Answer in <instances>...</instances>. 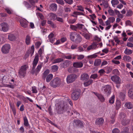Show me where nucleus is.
Masks as SVG:
<instances>
[{"label": "nucleus", "instance_id": "3c124183", "mask_svg": "<svg viewBox=\"0 0 133 133\" xmlns=\"http://www.w3.org/2000/svg\"><path fill=\"white\" fill-rule=\"evenodd\" d=\"M112 133H120V131L118 129L115 128L113 129Z\"/></svg>", "mask_w": 133, "mask_h": 133}, {"label": "nucleus", "instance_id": "9d476101", "mask_svg": "<svg viewBox=\"0 0 133 133\" xmlns=\"http://www.w3.org/2000/svg\"><path fill=\"white\" fill-rule=\"evenodd\" d=\"M104 91L107 93L108 96L111 93V89L110 86L109 85H106L104 86Z\"/></svg>", "mask_w": 133, "mask_h": 133}, {"label": "nucleus", "instance_id": "603ef678", "mask_svg": "<svg viewBox=\"0 0 133 133\" xmlns=\"http://www.w3.org/2000/svg\"><path fill=\"white\" fill-rule=\"evenodd\" d=\"M48 23L53 28H54L55 27V25L54 24V23L51 21H48Z\"/></svg>", "mask_w": 133, "mask_h": 133}, {"label": "nucleus", "instance_id": "cd10ccee", "mask_svg": "<svg viewBox=\"0 0 133 133\" xmlns=\"http://www.w3.org/2000/svg\"><path fill=\"white\" fill-rule=\"evenodd\" d=\"M8 38L9 40L13 41L15 40V37L12 34H10L8 36Z\"/></svg>", "mask_w": 133, "mask_h": 133}, {"label": "nucleus", "instance_id": "4c0bfd02", "mask_svg": "<svg viewBox=\"0 0 133 133\" xmlns=\"http://www.w3.org/2000/svg\"><path fill=\"white\" fill-rule=\"evenodd\" d=\"M116 116L115 113H114L113 115H112L111 117V123L113 124L115 121V117Z\"/></svg>", "mask_w": 133, "mask_h": 133}, {"label": "nucleus", "instance_id": "393cba45", "mask_svg": "<svg viewBox=\"0 0 133 133\" xmlns=\"http://www.w3.org/2000/svg\"><path fill=\"white\" fill-rule=\"evenodd\" d=\"M123 59L125 61L130 62L131 61V58L130 56L126 55L123 57Z\"/></svg>", "mask_w": 133, "mask_h": 133}, {"label": "nucleus", "instance_id": "0e129e2a", "mask_svg": "<svg viewBox=\"0 0 133 133\" xmlns=\"http://www.w3.org/2000/svg\"><path fill=\"white\" fill-rule=\"evenodd\" d=\"M56 2L58 4L61 5H63L64 4L63 0H56Z\"/></svg>", "mask_w": 133, "mask_h": 133}, {"label": "nucleus", "instance_id": "79ce46f5", "mask_svg": "<svg viewBox=\"0 0 133 133\" xmlns=\"http://www.w3.org/2000/svg\"><path fill=\"white\" fill-rule=\"evenodd\" d=\"M72 111V112H71V115H72L74 114V115H76V117L79 116L80 115L75 110H73Z\"/></svg>", "mask_w": 133, "mask_h": 133}, {"label": "nucleus", "instance_id": "864d4df0", "mask_svg": "<svg viewBox=\"0 0 133 133\" xmlns=\"http://www.w3.org/2000/svg\"><path fill=\"white\" fill-rule=\"evenodd\" d=\"M112 62L114 64H120V62L119 61L116 60L115 59H113L112 61Z\"/></svg>", "mask_w": 133, "mask_h": 133}, {"label": "nucleus", "instance_id": "20e7f679", "mask_svg": "<svg viewBox=\"0 0 133 133\" xmlns=\"http://www.w3.org/2000/svg\"><path fill=\"white\" fill-rule=\"evenodd\" d=\"M51 85L54 88H56L61 84V79L58 77L54 79L50 82Z\"/></svg>", "mask_w": 133, "mask_h": 133}, {"label": "nucleus", "instance_id": "412c9836", "mask_svg": "<svg viewBox=\"0 0 133 133\" xmlns=\"http://www.w3.org/2000/svg\"><path fill=\"white\" fill-rule=\"evenodd\" d=\"M93 82V80L91 79H89L87 81L84 82L83 83V85L84 87H87L91 84Z\"/></svg>", "mask_w": 133, "mask_h": 133}, {"label": "nucleus", "instance_id": "9b49d317", "mask_svg": "<svg viewBox=\"0 0 133 133\" xmlns=\"http://www.w3.org/2000/svg\"><path fill=\"white\" fill-rule=\"evenodd\" d=\"M19 21L22 27L24 28H26L27 27L28 24V22L25 19H21Z\"/></svg>", "mask_w": 133, "mask_h": 133}, {"label": "nucleus", "instance_id": "f704fd0d", "mask_svg": "<svg viewBox=\"0 0 133 133\" xmlns=\"http://www.w3.org/2000/svg\"><path fill=\"white\" fill-rule=\"evenodd\" d=\"M30 37L29 35H27L25 39V43L27 45H29L30 43Z\"/></svg>", "mask_w": 133, "mask_h": 133}, {"label": "nucleus", "instance_id": "774afa93", "mask_svg": "<svg viewBox=\"0 0 133 133\" xmlns=\"http://www.w3.org/2000/svg\"><path fill=\"white\" fill-rule=\"evenodd\" d=\"M129 129L128 128L125 127L124 129V131L121 133H129L128 132Z\"/></svg>", "mask_w": 133, "mask_h": 133}, {"label": "nucleus", "instance_id": "ea45409f", "mask_svg": "<svg viewBox=\"0 0 133 133\" xmlns=\"http://www.w3.org/2000/svg\"><path fill=\"white\" fill-rule=\"evenodd\" d=\"M70 28L73 30L77 31V25H70Z\"/></svg>", "mask_w": 133, "mask_h": 133}, {"label": "nucleus", "instance_id": "4be33fe9", "mask_svg": "<svg viewBox=\"0 0 133 133\" xmlns=\"http://www.w3.org/2000/svg\"><path fill=\"white\" fill-rule=\"evenodd\" d=\"M76 126L79 127H82L83 126V123L80 120H75L74 121Z\"/></svg>", "mask_w": 133, "mask_h": 133}, {"label": "nucleus", "instance_id": "338daca9", "mask_svg": "<svg viewBox=\"0 0 133 133\" xmlns=\"http://www.w3.org/2000/svg\"><path fill=\"white\" fill-rule=\"evenodd\" d=\"M109 19L110 22L113 23L115 20V18L114 17H110Z\"/></svg>", "mask_w": 133, "mask_h": 133}, {"label": "nucleus", "instance_id": "7c9ffc66", "mask_svg": "<svg viewBox=\"0 0 133 133\" xmlns=\"http://www.w3.org/2000/svg\"><path fill=\"white\" fill-rule=\"evenodd\" d=\"M128 95L130 97L133 99V89L129 90L128 92Z\"/></svg>", "mask_w": 133, "mask_h": 133}, {"label": "nucleus", "instance_id": "6ab92c4d", "mask_svg": "<svg viewBox=\"0 0 133 133\" xmlns=\"http://www.w3.org/2000/svg\"><path fill=\"white\" fill-rule=\"evenodd\" d=\"M49 18L51 20H56L57 16L56 14L52 13H49Z\"/></svg>", "mask_w": 133, "mask_h": 133}, {"label": "nucleus", "instance_id": "49530a36", "mask_svg": "<svg viewBox=\"0 0 133 133\" xmlns=\"http://www.w3.org/2000/svg\"><path fill=\"white\" fill-rule=\"evenodd\" d=\"M125 94L122 92H120V93L119 97L121 100L123 101L125 97Z\"/></svg>", "mask_w": 133, "mask_h": 133}, {"label": "nucleus", "instance_id": "7ed1b4c3", "mask_svg": "<svg viewBox=\"0 0 133 133\" xmlns=\"http://www.w3.org/2000/svg\"><path fill=\"white\" fill-rule=\"evenodd\" d=\"M67 107L64 104H60L56 108L57 113L59 114H63L66 110Z\"/></svg>", "mask_w": 133, "mask_h": 133}, {"label": "nucleus", "instance_id": "f3484780", "mask_svg": "<svg viewBox=\"0 0 133 133\" xmlns=\"http://www.w3.org/2000/svg\"><path fill=\"white\" fill-rule=\"evenodd\" d=\"M130 121V120L124 117L121 121V123L123 125H125L128 124Z\"/></svg>", "mask_w": 133, "mask_h": 133}, {"label": "nucleus", "instance_id": "2eb2a0df", "mask_svg": "<svg viewBox=\"0 0 133 133\" xmlns=\"http://www.w3.org/2000/svg\"><path fill=\"white\" fill-rule=\"evenodd\" d=\"M73 65L74 67L76 68H81L83 66V64L81 62H75L73 63Z\"/></svg>", "mask_w": 133, "mask_h": 133}, {"label": "nucleus", "instance_id": "052dcab7", "mask_svg": "<svg viewBox=\"0 0 133 133\" xmlns=\"http://www.w3.org/2000/svg\"><path fill=\"white\" fill-rule=\"evenodd\" d=\"M83 36L84 37L87 39H89L90 38V36L88 34H84Z\"/></svg>", "mask_w": 133, "mask_h": 133}, {"label": "nucleus", "instance_id": "c9c22d12", "mask_svg": "<svg viewBox=\"0 0 133 133\" xmlns=\"http://www.w3.org/2000/svg\"><path fill=\"white\" fill-rule=\"evenodd\" d=\"M56 20L59 22L61 23H64V20L63 18L57 16Z\"/></svg>", "mask_w": 133, "mask_h": 133}, {"label": "nucleus", "instance_id": "a18cd8bd", "mask_svg": "<svg viewBox=\"0 0 133 133\" xmlns=\"http://www.w3.org/2000/svg\"><path fill=\"white\" fill-rule=\"evenodd\" d=\"M113 73L114 74L117 75H119V71L117 69H115L113 70Z\"/></svg>", "mask_w": 133, "mask_h": 133}, {"label": "nucleus", "instance_id": "c756f323", "mask_svg": "<svg viewBox=\"0 0 133 133\" xmlns=\"http://www.w3.org/2000/svg\"><path fill=\"white\" fill-rule=\"evenodd\" d=\"M31 4L32 5L33 7L34 8L35 7V3H37L38 2V0H29Z\"/></svg>", "mask_w": 133, "mask_h": 133}, {"label": "nucleus", "instance_id": "680f3d73", "mask_svg": "<svg viewBox=\"0 0 133 133\" xmlns=\"http://www.w3.org/2000/svg\"><path fill=\"white\" fill-rule=\"evenodd\" d=\"M52 108L51 106L49 107L48 109V110L49 114L50 115H52Z\"/></svg>", "mask_w": 133, "mask_h": 133}, {"label": "nucleus", "instance_id": "37998d69", "mask_svg": "<svg viewBox=\"0 0 133 133\" xmlns=\"http://www.w3.org/2000/svg\"><path fill=\"white\" fill-rule=\"evenodd\" d=\"M52 69L53 71L56 72L58 70V66L56 65H54L52 66Z\"/></svg>", "mask_w": 133, "mask_h": 133}, {"label": "nucleus", "instance_id": "4468645a", "mask_svg": "<svg viewBox=\"0 0 133 133\" xmlns=\"http://www.w3.org/2000/svg\"><path fill=\"white\" fill-rule=\"evenodd\" d=\"M89 78V75L86 73H84L81 75V79L83 81H87Z\"/></svg>", "mask_w": 133, "mask_h": 133}, {"label": "nucleus", "instance_id": "dca6fc26", "mask_svg": "<svg viewBox=\"0 0 133 133\" xmlns=\"http://www.w3.org/2000/svg\"><path fill=\"white\" fill-rule=\"evenodd\" d=\"M104 122V120L103 118H98L96 119L95 122V123L96 125L100 126L103 124Z\"/></svg>", "mask_w": 133, "mask_h": 133}, {"label": "nucleus", "instance_id": "e2e57ef3", "mask_svg": "<svg viewBox=\"0 0 133 133\" xmlns=\"http://www.w3.org/2000/svg\"><path fill=\"white\" fill-rule=\"evenodd\" d=\"M40 28L41 29V31L43 33H45L47 31V29L46 28H44L43 27H40Z\"/></svg>", "mask_w": 133, "mask_h": 133}, {"label": "nucleus", "instance_id": "f03ea898", "mask_svg": "<svg viewBox=\"0 0 133 133\" xmlns=\"http://www.w3.org/2000/svg\"><path fill=\"white\" fill-rule=\"evenodd\" d=\"M70 37L71 40L76 43H79L82 40V38L80 35L75 32H71Z\"/></svg>", "mask_w": 133, "mask_h": 133}, {"label": "nucleus", "instance_id": "58836bf2", "mask_svg": "<svg viewBox=\"0 0 133 133\" xmlns=\"http://www.w3.org/2000/svg\"><path fill=\"white\" fill-rule=\"evenodd\" d=\"M133 14L132 11L131 10H127L126 14V16H131Z\"/></svg>", "mask_w": 133, "mask_h": 133}, {"label": "nucleus", "instance_id": "473e14b6", "mask_svg": "<svg viewBox=\"0 0 133 133\" xmlns=\"http://www.w3.org/2000/svg\"><path fill=\"white\" fill-rule=\"evenodd\" d=\"M53 75L51 74H50L47 76L46 78V81L47 82H50L53 77Z\"/></svg>", "mask_w": 133, "mask_h": 133}, {"label": "nucleus", "instance_id": "5fc2aeb1", "mask_svg": "<svg viewBox=\"0 0 133 133\" xmlns=\"http://www.w3.org/2000/svg\"><path fill=\"white\" fill-rule=\"evenodd\" d=\"M76 21V19H70L69 20L68 22L69 24H73Z\"/></svg>", "mask_w": 133, "mask_h": 133}, {"label": "nucleus", "instance_id": "6e6d98bb", "mask_svg": "<svg viewBox=\"0 0 133 133\" xmlns=\"http://www.w3.org/2000/svg\"><path fill=\"white\" fill-rule=\"evenodd\" d=\"M125 24L126 26L129 25L131 26L132 25L131 22L129 20H127L125 22Z\"/></svg>", "mask_w": 133, "mask_h": 133}, {"label": "nucleus", "instance_id": "bf43d9fd", "mask_svg": "<svg viewBox=\"0 0 133 133\" xmlns=\"http://www.w3.org/2000/svg\"><path fill=\"white\" fill-rule=\"evenodd\" d=\"M97 56V55L96 54H94L93 55L88 56L87 57L88 58H95Z\"/></svg>", "mask_w": 133, "mask_h": 133}, {"label": "nucleus", "instance_id": "f257e3e1", "mask_svg": "<svg viewBox=\"0 0 133 133\" xmlns=\"http://www.w3.org/2000/svg\"><path fill=\"white\" fill-rule=\"evenodd\" d=\"M38 61V56L37 55H36L32 63V67L31 71L32 74H35L36 75L40 72L42 66V64L41 63L38 64L36 68L35 69Z\"/></svg>", "mask_w": 133, "mask_h": 133}, {"label": "nucleus", "instance_id": "72a5a7b5", "mask_svg": "<svg viewBox=\"0 0 133 133\" xmlns=\"http://www.w3.org/2000/svg\"><path fill=\"white\" fill-rule=\"evenodd\" d=\"M97 96L101 102H103L104 101L105 99L102 95L100 94H98L97 95Z\"/></svg>", "mask_w": 133, "mask_h": 133}, {"label": "nucleus", "instance_id": "13d9d810", "mask_svg": "<svg viewBox=\"0 0 133 133\" xmlns=\"http://www.w3.org/2000/svg\"><path fill=\"white\" fill-rule=\"evenodd\" d=\"M98 72L100 74V75H102L105 72V71L104 69H102L99 70Z\"/></svg>", "mask_w": 133, "mask_h": 133}, {"label": "nucleus", "instance_id": "a878e982", "mask_svg": "<svg viewBox=\"0 0 133 133\" xmlns=\"http://www.w3.org/2000/svg\"><path fill=\"white\" fill-rule=\"evenodd\" d=\"M121 103L120 101L118 100L116 101V110H118L120 108Z\"/></svg>", "mask_w": 133, "mask_h": 133}, {"label": "nucleus", "instance_id": "c85d7f7f", "mask_svg": "<svg viewBox=\"0 0 133 133\" xmlns=\"http://www.w3.org/2000/svg\"><path fill=\"white\" fill-rule=\"evenodd\" d=\"M125 107L128 109H131L133 107V105L131 102H129L125 103Z\"/></svg>", "mask_w": 133, "mask_h": 133}, {"label": "nucleus", "instance_id": "423d86ee", "mask_svg": "<svg viewBox=\"0 0 133 133\" xmlns=\"http://www.w3.org/2000/svg\"><path fill=\"white\" fill-rule=\"evenodd\" d=\"M77 78V75L75 74L68 75L66 78V81L68 83H72L75 81Z\"/></svg>", "mask_w": 133, "mask_h": 133}, {"label": "nucleus", "instance_id": "2f4dec72", "mask_svg": "<svg viewBox=\"0 0 133 133\" xmlns=\"http://www.w3.org/2000/svg\"><path fill=\"white\" fill-rule=\"evenodd\" d=\"M132 53V50L127 49H126L124 50V53L126 55H130Z\"/></svg>", "mask_w": 133, "mask_h": 133}, {"label": "nucleus", "instance_id": "39448f33", "mask_svg": "<svg viewBox=\"0 0 133 133\" xmlns=\"http://www.w3.org/2000/svg\"><path fill=\"white\" fill-rule=\"evenodd\" d=\"M27 66L26 65L22 66L18 72L19 77H24L25 76Z\"/></svg>", "mask_w": 133, "mask_h": 133}, {"label": "nucleus", "instance_id": "0eeeda50", "mask_svg": "<svg viewBox=\"0 0 133 133\" xmlns=\"http://www.w3.org/2000/svg\"><path fill=\"white\" fill-rule=\"evenodd\" d=\"M10 48V46L9 44H5L2 47L1 51L4 54H7L9 51Z\"/></svg>", "mask_w": 133, "mask_h": 133}, {"label": "nucleus", "instance_id": "09e8293b", "mask_svg": "<svg viewBox=\"0 0 133 133\" xmlns=\"http://www.w3.org/2000/svg\"><path fill=\"white\" fill-rule=\"evenodd\" d=\"M98 77V75L97 74H92L90 76V78H92L95 79L96 78Z\"/></svg>", "mask_w": 133, "mask_h": 133}, {"label": "nucleus", "instance_id": "b1692460", "mask_svg": "<svg viewBox=\"0 0 133 133\" xmlns=\"http://www.w3.org/2000/svg\"><path fill=\"white\" fill-rule=\"evenodd\" d=\"M24 125L25 127H28L29 125L28 119L26 116H25L23 117Z\"/></svg>", "mask_w": 133, "mask_h": 133}, {"label": "nucleus", "instance_id": "f8f14e48", "mask_svg": "<svg viewBox=\"0 0 133 133\" xmlns=\"http://www.w3.org/2000/svg\"><path fill=\"white\" fill-rule=\"evenodd\" d=\"M71 62L68 60H65L61 63V65L64 68H66L71 65Z\"/></svg>", "mask_w": 133, "mask_h": 133}, {"label": "nucleus", "instance_id": "a19ab883", "mask_svg": "<svg viewBox=\"0 0 133 133\" xmlns=\"http://www.w3.org/2000/svg\"><path fill=\"white\" fill-rule=\"evenodd\" d=\"M115 96L113 95L109 99V102L111 104L114 103V101Z\"/></svg>", "mask_w": 133, "mask_h": 133}, {"label": "nucleus", "instance_id": "69168bd1", "mask_svg": "<svg viewBox=\"0 0 133 133\" xmlns=\"http://www.w3.org/2000/svg\"><path fill=\"white\" fill-rule=\"evenodd\" d=\"M98 21L99 23L102 26H104L105 24L102 19H98Z\"/></svg>", "mask_w": 133, "mask_h": 133}, {"label": "nucleus", "instance_id": "aec40b11", "mask_svg": "<svg viewBox=\"0 0 133 133\" xmlns=\"http://www.w3.org/2000/svg\"><path fill=\"white\" fill-rule=\"evenodd\" d=\"M77 29L81 30H82L83 29L84 31L87 30V29L85 28L84 25L82 24H76Z\"/></svg>", "mask_w": 133, "mask_h": 133}, {"label": "nucleus", "instance_id": "de8ad7c7", "mask_svg": "<svg viewBox=\"0 0 133 133\" xmlns=\"http://www.w3.org/2000/svg\"><path fill=\"white\" fill-rule=\"evenodd\" d=\"M77 7V10L83 12L84 11V8L81 5L78 6Z\"/></svg>", "mask_w": 133, "mask_h": 133}, {"label": "nucleus", "instance_id": "1a4fd4ad", "mask_svg": "<svg viewBox=\"0 0 133 133\" xmlns=\"http://www.w3.org/2000/svg\"><path fill=\"white\" fill-rule=\"evenodd\" d=\"M111 79L116 83H121V79L119 77L116 75L111 77Z\"/></svg>", "mask_w": 133, "mask_h": 133}, {"label": "nucleus", "instance_id": "6e6552de", "mask_svg": "<svg viewBox=\"0 0 133 133\" xmlns=\"http://www.w3.org/2000/svg\"><path fill=\"white\" fill-rule=\"evenodd\" d=\"M80 95V93L78 91H74L72 93L71 97L74 100H76L78 99Z\"/></svg>", "mask_w": 133, "mask_h": 133}, {"label": "nucleus", "instance_id": "4d7b16f0", "mask_svg": "<svg viewBox=\"0 0 133 133\" xmlns=\"http://www.w3.org/2000/svg\"><path fill=\"white\" fill-rule=\"evenodd\" d=\"M77 59L78 60H82L84 58V56L83 55H78Z\"/></svg>", "mask_w": 133, "mask_h": 133}, {"label": "nucleus", "instance_id": "ddd939ff", "mask_svg": "<svg viewBox=\"0 0 133 133\" xmlns=\"http://www.w3.org/2000/svg\"><path fill=\"white\" fill-rule=\"evenodd\" d=\"M2 30L4 32L7 31L8 30V25L7 24L4 22L2 23L1 25Z\"/></svg>", "mask_w": 133, "mask_h": 133}, {"label": "nucleus", "instance_id": "c03bdc74", "mask_svg": "<svg viewBox=\"0 0 133 133\" xmlns=\"http://www.w3.org/2000/svg\"><path fill=\"white\" fill-rule=\"evenodd\" d=\"M32 93L36 94L37 93L38 91L37 90L36 87H32Z\"/></svg>", "mask_w": 133, "mask_h": 133}, {"label": "nucleus", "instance_id": "5701e85b", "mask_svg": "<svg viewBox=\"0 0 133 133\" xmlns=\"http://www.w3.org/2000/svg\"><path fill=\"white\" fill-rule=\"evenodd\" d=\"M63 61V59L61 58H59L54 59L52 61V62L53 64H56L61 62Z\"/></svg>", "mask_w": 133, "mask_h": 133}, {"label": "nucleus", "instance_id": "a211bd4d", "mask_svg": "<svg viewBox=\"0 0 133 133\" xmlns=\"http://www.w3.org/2000/svg\"><path fill=\"white\" fill-rule=\"evenodd\" d=\"M57 5L55 3L51 4L50 5V8L52 11H55L57 10Z\"/></svg>", "mask_w": 133, "mask_h": 133}, {"label": "nucleus", "instance_id": "e433bc0d", "mask_svg": "<svg viewBox=\"0 0 133 133\" xmlns=\"http://www.w3.org/2000/svg\"><path fill=\"white\" fill-rule=\"evenodd\" d=\"M111 3L112 5L114 7H115L116 5L117 4L119 3V1L118 0H112L111 1Z\"/></svg>", "mask_w": 133, "mask_h": 133}, {"label": "nucleus", "instance_id": "8fccbe9b", "mask_svg": "<svg viewBox=\"0 0 133 133\" xmlns=\"http://www.w3.org/2000/svg\"><path fill=\"white\" fill-rule=\"evenodd\" d=\"M25 5L26 7L28 9L31 8L32 6L31 4H30L29 3L26 2H25Z\"/></svg>", "mask_w": 133, "mask_h": 133}, {"label": "nucleus", "instance_id": "bb28decb", "mask_svg": "<svg viewBox=\"0 0 133 133\" xmlns=\"http://www.w3.org/2000/svg\"><path fill=\"white\" fill-rule=\"evenodd\" d=\"M101 60L100 59H97L95 60L94 62V65L95 66H97L99 65L101 62Z\"/></svg>", "mask_w": 133, "mask_h": 133}]
</instances>
